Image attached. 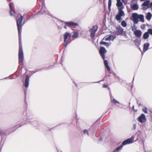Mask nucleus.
I'll list each match as a JSON object with an SVG mask.
<instances>
[{"label": "nucleus", "mask_w": 152, "mask_h": 152, "mask_svg": "<svg viewBox=\"0 0 152 152\" xmlns=\"http://www.w3.org/2000/svg\"><path fill=\"white\" fill-rule=\"evenodd\" d=\"M104 62L105 67L107 68L108 71H110V69L108 65L107 61L106 60H104Z\"/></svg>", "instance_id": "ddd939ff"}, {"label": "nucleus", "mask_w": 152, "mask_h": 152, "mask_svg": "<svg viewBox=\"0 0 152 152\" xmlns=\"http://www.w3.org/2000/svg\"><path fill=\"white\" fill-rule=\"evenodd\" d=\"M101 44H102L106 46H109L108 43L105 42H101Z\"/></svg>", "instance_id": "b1692460"}, {"label": "nucleus", "mask_w": 152, "mask_h": 152, "mask_svg": "<svg viewBox=\"0 0 152 152\" xmlns=\"http://www.w3.org/2000/svg\"><path fill=\"white\" fill-rule=\"evenodd\" d=\"M139 15L136 13H134L132 15V19L134 23L135 24L139 22Z\"/></svg>", "instance_id": "20e7f679"}, {"label": "nucleus", "mask_w": 152, "mask_h": 152, "mask_svg": "<svg viewBox=\"0 0 152 152\" xmlns=\"http://www.w3.org/2000/svg\"><path fill=\"white\" fill-rule=\"evenodd\" d=\"M143 111L145 113H147V109L146 107H144L143 109Z\"/></svg>", "instance_id": "bb28decb"}, {"label": "nucleus", "mask_w": 152, "mask_h": 152, "mask_svg": "<svg viewBox=\"0 0 152 152\" xmlns=\"http://www.w3.org/2000/svg\"><path fill=\"white\" fill-rule=\"evenodd\" d=\"M149 1L148 0H147L144 2L142 4V5L143 6H145V7H146V6H148L149 4Z\"/></svg>", "instance_id": "6ab92c4d"}, {"label": "nucleus", "mask_w": 152, "mask_h": 152, "mask_svg": "<svg viewBox=\"0 0 152 152\" xmlns=\"http://www.w3.org/2000/svg\"><path fill=\"white\" fill-rule=\"evenodd\" d=\"M136 124H134L133 125V128L134 129H135L136 128Z\"/></svg>", "instance_id": "7c9ffc66"}, {"label": "nucleus", "mask_w": 152, "mask_h": 152, "mask_svg": "<svg viewBox=\"0 0 152 152\" xmlns=\"http://www.w3.org/2000/svg\"><path fill=\"white\" fill-rule=\"evenodd\" d=\"M104 39L106 41H110L111 40H113L114 39V37L112 36H109L108 37H104Z\"/></svg>", "instance_id": "2eb2a0df"}, {"label": "nucleus", "mask_w": 152, "mask_h": 152, "mask_svg": "<svg viewBox=\"0 0 152 152\" xmlns=\"http://www.w3.org/2000/svg\"><path fill=\"white\" fill-rule=\"evenodd\" d=\"M107 86L105 85H103V87L104 88H107Z\"/></svg>", "instance_id": "2f4dec72"}, {"label": "nucleus", "mask_w": 152, "mask_h": 152, "mask_svg": "<svg viewBox=\"0 0 152 152\" xmlns=\"http://www.w3.org/2000/svg\"><path fill=\"white\" fill-rule=\"evenodd\" d=\"M139 19H140V21L142 23L144 22V16L143 15H139Z\"/></svg>", "instance_id": "a211bd4d"}, {"label": "nucleus", "mask_w": 152, "mask_h": 152, "mask_svg": "<svg viewBox=\"0 0 152 152\" xmlns=\"http://www.w3.org/2000/svg\"><path fill=\"white\" fill-rule=\"evenodd\" d=\"M152 16V15L151 13L150 12H148L147 14L146 18L147 20H151Z\"/></svg>", "instance_id": "f3484780"}, {"label": "nucleus", "mask_w": 152, "mask_h": 152, "mask_svg": "<svg viewBox=\"0 0 152 152\" xmlns=\"http://www.w3.org/2000/svg\"><path fill=\"white\" fill-rule=\"evenodd\" d=\"M134 140V137H131L130 138H129L123 141L122 144V145H121L118 148L114 151V152H118L122 148L123 145L127 144H129L132 143L133 142Z\"/></svg>", "instance_id": "f03ea898"}, {"label": "nucleus", "mask_w": 152, "mask_h": 152, "mask_svg": "<svg viewBox=\"0 0 152 152\" xmlns=\"http://www.w3.org/2000/svg\"><path fill=\"white\" fill-rule=\"evenodd\" d=\"M134 34L136 37H140L142 35V32L140 30H137L134 31Z\"/></svg>", "instance_id": "6e6552de"}, {"label": "nucleus", "mask_w": 152, "mask_h": 152, "mask_svg": "<svg viewBox=\"0 0 152 152\" xmlns=\"http://www.w3.org/2000/svg\"><path fill=\"white\" fill-rule=\"evenodd\" d=\"M149 46V43L147 42L145 43L143 45V51L145 52L147 51L148 49Z\"/></svg>", "instance_id": "9d476101"}, {"label": "nucleus", "mask_w": 152, "mask_h": 152, "mask_svg": "<svg viewBox=\"0 0 152 152\" xmlns=\"http://www.w3.org/2000/svg\"><path fill=\"white\" fill-rule=\"evenodd\" d=\"M98 29V26L95 25L92 28L90 29L89 31L90 32V36L91 38H93L95 36L96 32Z\"/></svg>", "instance_id": "7ed1b4c3"}, {"label": "nucleus", "mask_w": 152, "mask_h": 152, "mask_svg": "<svg viewBox=\"0 0 152 152\" xmlns=\"http://www.w3.org/2000/svg\"><path fill=\"white\" fill-rule=\"evenodd\" d=\"M110 96L111 98V99H112V96H111V93H110Z\"/></svg>", "instance_id": "72a5a7b5"}, {"label": "nucleus", "mask_w": 152, "mask_h": 152, "mask_svg": "<svg viewBox=\"0 0 152 152\" xmlns=\"http://www.w3.org/2000/svg\"><path fill=\"white\" fill-rule=\"evenodd\" d=\"M131 8L134 10H137L138 9V6L137 4H134L132 6Z\"/></svg>", "instance_id": "4468645a"}, {"label": "nucleus", "mask_w": 152, "mask_h": 152, "mask_svg": "<svg viewBox=\"0 0 152 152\" xmlns=\"http://www.w3.org/2000/svg\"><path fill=\"white\" fill-rule=\"evenodd\" d=\"M23 16H21L20 18H18L17 20V24L18 32V36L19 40V50L18 53V58L19 62H22L23 59V52L21 42V32L22 30L21 23L22 22Z\"/></svg>", "instance_id": "f257e3e1"}, {"label": "nucleus", "mask_w": 152, "mask_h": 152, "mask_svg": "<svg viewBox=\"0 0 152 152\" xmlns=\"http://www.w3.org/2000/svg\"><path fill=\"white\" fill-rule=\"evenodd\" d=\"M41 11L42 13H43L45 12V10H44L43 8L42 7L41 9Z\"/></svg>", "instance_id": "c756f323"}, {"label": "nucleus", "mask_w": 152, "mask_h": 152, "mask_svg": "<svg viewBox=\"0 0 152 152\" xmlns=\"http://www.w3.org/2000/svg\"><path fill=\"white\" fill-rule=\"evenodd\" d=\"M70 36L68 32H66L64 34V44L66 47L67 45V39L68 38H70Z\"/></svg>", "instance_id": "423d86ee"}, {"label": "nucleus", "mask_w": 152, "mask_h": 152, "mask_svg": "<svg viewBox=\"0 0 152 152\" xmlns=\"http://www.w3.org/2000/svg\"><path fill=\"white\" fill-rule=\"evenodd\" d=\"M121 25L123 27H125L127 26L126 22L124 20H123L121 23Z\"/></svg>", "instance_id": "412c9836"}, {"label": "nucleus", "mask_w": 152, "mask_h": 152, "mask_svg": "<svg viewBox=\"0 0 152 152\" xmlns=\"http://www.w3.org/2000/svg\"><path fill=\"white\" fill-rule=\"evenodd\" d=\"M132 30L133 31H134L136 30L137 29V27L134 24L133 26H132L131 27Z\"/></svg>", "instance_id": "4be33fe9"}, {"label": "nucleus", "mask_w": 152, "mask_h": 152, "mask_svg": "<svg viewBox=\"0 0 152 152\" xmlns=\"http://www.w3.org/2000/svg\"><path fill=\"white\" fill-rule=\"evenodd\" d=\"M64 28H66V25L64 26Z\"/></svg>", "instance_id": "473e14b6"}, {"label": "nucleus", "mask_w": 152, "mask_h": 152, "mask_svg": "<svg viewBox=\"0 0 152 152\" xmlns=\"http://www.w3.org/2000/svg\"><path fill=\"white\" fill-rule=\"evenodd\" d=\"M149 37L148 32H145L143 35V37L145 39H147Z\"/></svg>", "instance_id": "aec40b11"}, {"label": "nucleus", "mask_w": 152, "mask_h": 152, "mask_svg": "<svg viewBox=\"0 0 152 152\" xmlns=\"http://www.w3.org/2000/svg\"><path fill=\"white\" fill-rule=\"evenodd\" d=\"M147 32L150 34L152 35V29L151 28L149 29L148 30Z\"/></svg>", "instance_id": "393cba45"}, {"label": "nucleus", "mask_w": 152, "mask_h": 152, "mask_svg": "<svg viewBox=\"0 0 152 152\" xmlns=\"http://www.w3.org/2000/svg\"><path fill=\"white\" fill-rule=\"evenodd\" d=\"M138 121L141 123H143L146 121V119L145 115L142 114L138 118Z\"/></svg>", "instance_id": "0eeeda50"}, {"label": "nucleus", "mask_w": 152, "mask_h": 152, "mask_svg": "<svg viewBox=\"0 0 152 152\" xmlns=\"http://www.w3.org/2000/svg\"><path fill=\"white\" fill-rule=\"evenodd\" d=\"M111 3H112V1L111 0H108V9L109 10H110V7L111 5Z\"/></svg>", "instance_id": "5701e85b"}, {"label": "nucleus", "mask_w": 152, "mask_h": 152, "mask_svg": "<svg viewBox=\"0 0 152 152\" xmlns=\"http://www.w3.org/2000/svg\"><path fill=\"white\" fill-rule=\"evenodd\" d=\"M65 25L69 26H77L78 25L77 23L71 21L66 22L65 23Z\"/></svg>", "instance_id": "1a4fd4ad"}, {"label": "nucleus", "mask_w": 152, "mask_h": 152, "mask_svg": "<svg viewBox=\"0 0 152 152\" xmlns=\"http://www.w3.org/2000/svg\"><path fill=\"white\" fill-rule=\"evenodd\" d=\"M29 78L27 75H26L25 79V86L26 87H28L29 85Z\"/></svg>", "instance_id": "9b49d317"}, {"label": "nucleus", "mask_w": 152, "mask_h": 152, "mask_svg": "<svg viewBox=\"0 0 152 152\" xmlns=\"http://www.w3.org/2000/svg\"><path fill=\"white\" fill-rule=\"evenodd\" d=\"M83 132L84 134H87V135H88V132L87 130L85 129L83 131Z\"/></svg>", "instance_id": "cd10ccee"}, {"label": "nucleus", "mask_w": 152, "mask_h": 152, "mask_svg": "<svg viewBox=\"0 0 152 152\" xmlns=\"http://www.w3.org/2000/svg\"><path fill=\"white\" fill-rule=\"evenodd\" d=\"M132 109H134V106H133L132 107Z\"/></svg>", "instance_id": "f704fd0d"}, {"label": "nucleus", "mask_w": 152, "mask_h": 152, "mask_svg": "<svg viewBox=\"0 0 152 152\" xmlns=\"http://www.w3.org/2000/svg\"><path fill=\"white\" fill-rule=\"evenodd\" d=\"M106 50L104 47H101L100 48L99 53L103 60H104L105 58L104 54L106 53Z\"/></svg>", "instance_id": "39448f33"}, {"label": "nucleus", "mask_w": 152, "mask_h": 152, "mask_svg": "<svg viewBox=\"0 0 152 152\" xmlns=\"http://www.w3.org/2000/svg\"><path fill=\"white\" fill-rule=\"evenodd\" d=\"M78 35V33L76 32H74L72 36L73 37H76Z\"/></svg>", "instance_id": "a878e982"}, {"label": "nucleus", "mask_w": 152, "mask_h": 152, "mask_svg": "<svg viewBox=\"0 0 152 152\" xmlns=\"http://www.w3.org/2000/svg\"><path fill=\"white\" fill-rule=\"evenodd\" d=\"M113 101L115 103H119V102L115 99L113 98Z\"/></svg>", "instance_id": "c85d7f7f"}, {"label": "nucleus", "mask_w": 152, "mask_h": 152, "mask_svg": "<svg viewBox=\"0 0 152 152\" xmlns=\"http://www.w3.org/2000/svg\"><path fill=\"white\" fill-rule=\"evenodd\" d=\"M9 6L10 7V15L11 16L13 15L14 14H15V12L12 9L11 6V4L10 3L9 4Z\"/></svg>", "instance_id": "dca6fc26"}, {"label": "nucleus", "mask_w": 152, "mask_h": 152, "mask_svg": "<svg viewBox=\"0 0 152 152\" xmlns=\"http://www.w3.org/2000/svg\"><path fill=\"white\" fill-rule=\"evenodd\" d=\"M99 140H100L99 141H101L102 140H101V139H99Z\"/></svg>", "instance_id": "c9c22d12"}, {"label": "nucleus", "mask_w": 152, "mask_h": 152, "mask_svg": "<svg viewBox=\"0 0 152 152\" xmlns=\"http://www.w3.org/2000/svg\"><path fill=\"white\" fill-rule=\"evenodd\" d=\"M116 30L118 33L120 34H122L124 31L123 28L120 26L116 28Z\"/></svg>", "instance_id": "f8f14e48"}]
</instances>
